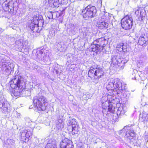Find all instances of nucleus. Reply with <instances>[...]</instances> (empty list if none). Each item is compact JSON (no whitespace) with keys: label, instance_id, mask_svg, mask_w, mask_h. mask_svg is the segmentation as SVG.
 <instances>
[{"label":"nucleus","instance_id":"nucleus-1","mask_svg":"<svg viewBox=\"0 0 148 148\" xmlns=\"http://www.w3.org/2000/svg\"><path fill=\"white\" fill-rule=\"evenodd\" d=\"M10 84L12 90L14 92V95L16 97L21 96L25 87L23 78L19 75H16L11 80Z\"/></svg>","mask_w":148,"mask_h":148},{"label":"nucleus","instance_id":"nucleus-2","mask_svg":"<svg viewBox=\"0 0 148 148\" xmlns=\"http://www.w3.org/2000/svg\"><path fill=\"white\" fill-rule=\"evenodd\" d=\"M122 84V81L118 78L110 80L106 87V89L110 93L109 94L114 96L122 93L125 87Z\"/></svg>","mask_w":148,"mask_h":148},{"label":"nucleus","instance_id":"nucleus-30","mask_svg":"<svg viewBox=\"0 0 148 148\" xmlns=\"http://www.w3.org/2000/svg\"><path fill=\"white\" fill-rule=\"evenodd\" d=\"M55 35V30L54 29H52L49 32V35L50 38H51L52 37H54Z\"/></svg>","mask_w":148,"mask_h":148},{"label":"nucleus","instance_id":"nucleus-23","mask_svg":"<svg viewBox=\"0 0 148 148\" xmlns=\"http://www.w3.org/2000/svg\"><path fill=\"white\" fill-rule=\"evenodd\" d=\"M15 44L17 45L18 49L19 50H21L23 47L26 48V45L23 44L21 41H18L15 42Z\"/></svg>","mask_w":148,"mask_h":148},{"label":"nucleus","instance_id":"nucleus-35","mask_svg":"<svg viewBox=\"0 0 148 148\" xmlns=\"http://www.w3.org/2000/svg\"><path fill=\"white\" fill-rule=\"evenodd\" d=\"M123 43H121L120 45H119L118 46L120 48L121 50H123Z\"/></svg>","mask_w":148,"mask_h":148},{"label":"nucleus","instance_id":"nucleus-4","mask_svg":"<svg viewBox=\"0 0 148 148\" xmlns=\"http://www.w3.org/2000/svg\"><path fill=\"white\" fill-rule=\"evenodd\" d=\"M33 100L34 106L40 111L45 110L48 104L47 100L44 96H36Z\"/></svg>","mask_w":148,"mask_h":148},{"label":"nucleus","instance_id":"nucleus-17","mask_svg":"<svg viewBox=\"0 0 148 148\" xmlns=\"http://www.w3.org/2000/svg\"><path fill=\"white\" fill-rule=\"evenodd\" d=\"M5 146L7 148H11L14 144V140L12 139H8L5 142Z\"/></svg>","mask_w":148,"mask_h":148},{"label":"nucleus","instance_id":"nucleus-7","mask_svg":"<svg viewBox=\"0 0 148 148\" xmlns=\"http://www.w3.org/2000/svg\"><path fill=\"white\" fill-rule=\"evenodd\" d=\"M20 0H7L4 2V7L9 12L12 14L15 13Z\"/></svg>","mask_w":148,"mask_h":148},{"label":"nucleus","instance_id":"nucleus-36","mask_svg":"<svg viewBox=\"0 0 148 148\" xmlns=\"http://www.w3.org/2000/svg\"><path fill=\"white\" fill-rule=\"evenodd\" d=\"M145 58H144L143 59L141 58H140V62H139V63H142L145 62Z\"/></svg>","mask_w":148,"mask_h":148},{"label":"nucleus","instance_id":"nucleus-39","mask_svg":"<svg viewBox=\"0 0 148 148\" xmlns=\"http://www.w3.org/2000/svg\"><path fill=\"white\" fill-rule=\"evenodd\" d=\"M90 34H91V35H92V34H91V33H90Z\"/></svg>","mask_w":148,"mask_h":148},{"label":"nucleus","instance_id":"nucleus-16","mask_svg":"<svg viewBox=\"0 0 148 148\" xmlns=\"http://www.w3.org/2000/svg\"><path fill=\"white\" fill-rule=\"evenodd\" d=\"M148 40L147 37L145 35H142L139 38L138 43L140 45L146 44Z\"/></svg>","mask_w":148,"mask_h":148},{"label":"nucleus","instance_id":"nucleus-8","mask_svg":"<svg viewBox=\"0 0 148 148\" xmlns=\"http://www.w3.org/2000/svg\"><path fill=\"white\" fill-rule=\"evenodd\" d=\"M0 68L1 70L8 74L11 73L12 69L14 68L12 63H10L5 59L1 60L0 62Z\"/></svg>","mask_w":148,"mask_h":148},{"label":"nucleus","instance_id":"nucleus-9","mask_svg":"<svg viewBox=\"0 0 148 148\" xmlns=\"http://www.w3.org/2000/svg\"><path fill=\"white\" fill-rule=\"evenodd\" d=\"M133 19L130 15H126L121 20L122 27L126 30L130 29L133 25Z\"/></svg>","mask_w":148,"mask_h":148},{"label":"nucleus","instance_id":"nucleus-3","mask_svg":"<svg viewBox=\"0 0 148 148\" xmlns=\"http://www.w3.org/2000/svg\"><path fill=\"white\" fill-rule=\"evenodd\" d=\"M105 73L103 69L98 66H91L88 71V76L91 78L94 77L93 81L97 83L99 79L103 78Z\"/></svg>","mask_w":148,"mask_h":148},{"label":"nucleus","instance_id":"nucleus-6","mask_svg":"<svg viewBox=\"0 0 148 148\" xmlns=\"http://www.w3.org/2000/svg\"><path fill=\"white\" fill-rule=\"evenodd\" d=\"M96 12L95 7L91 5L87 6L82 11L83 17L86 20L95 16Z\"/></svg>","mask_w":148,"mask_h":148},{"label":"nucleus","instance_id":"nucleus-27","mask_svg":"<svg viewBox=\"0 0 148 148\" xmlns=\"http://www.w3.org/2000/svg\"><path fill=\"white\" fill-rule=\"evenodd\" d=\"M108 111L112 113H114L115 111V108L112 104H110L108 106Z\"/></svg>","mask_w":148,"mask_h":148},{"label":"nucleus","instance_id":"nucleus-10","mask_svg":"<svg viewBox=\"0 0 148 148\" xmlns=\"http://www.w3.org/2000/svg\"><path fill=\"white\" fill-rule=\"evenodd\" d=\"M8 106L9 103L5 98L0 95V111L5 114H9L10 111L8 109Z\"/></svg>","mask_w":148,"mask_h":148},{"label":"nucleus","instance_id":"nucleus-28","mask_svg":"<svg viewBox=\"0 0 148 148\" xmlns=\"http://www.w3.org/2000/svg\"><path fill=\"white\" fill-rule=\"evenodd\" d=\"M75 119H70L68 121L67 124L69 125H73V123L74 122L76 121ZM75 123H74L73 125L75 124Z\"/></svg>","mask_w":148,"mask_h":148},{"label":"nucleus","instance_id":"nucleus-19","mask_svg":"<svg viewBox=\"0 0 148 148\" xmlns=\"http://www.w3.org/2000/svg\"><path fill=\"white\" fill-rule=\"evenodd\" d=\"M43 21L42 19H39L38 17L36 16L33 17V20L32 21L31 24L32 25H38L39 22L42 23Z\"/></svg>","mask_w":148,"mask_h":148},{"label":"nucleus","instance_id":"nucleus-33","mask_svg":"<svg viewBox=\"0 0 148 148\" xmlns=\"http://www.w3.org/2000/svg\"><path fill=\"white\" fill-rule=\"evenodd\" d=\"M13 114L15 115V117H17L18 118L20 117V114L19 113H17L16 111H14L13 112Z\"/></svg>","mask_w":148,"mask_h":148},{"label":"nucleus","instance_id":"nucleus-34","mask_svg":"<svg viewBox=\"0 0 148 148\" xmlns=\"http://www.w3.org/2000/svg\"><path fill=\"white\" fill-rule=\"evenodd\" d=\"M140 8H138L137 10H136L135 12V14L137 15H139L140 13Z\"/></svg>","mask_w":148,"mask_h":148},{"label":"nucleus","instance_id":"nucleus-20","mask_svg":"<svg viewBox=\"0 0 148 148\" xmlns=\"http://www.w3.org/2000/svg\"><path fill=\"white\" fill-rule=\"evenodd\" d=\"M140 15L138 19L140 21H142L145 15V11L143 8H140Z\"/></svg>","mask_w":148,"mask_h":148},{"label":"nucleus","instance_id":"nucleus-14","mask_svg":"<svg viewBox=\"0 0 148 148\" xmlns=\"http://www.w3.org/2000/svg\"><path fill=\"white\" fill-rule=\"evenodd\" d=\"M63 117V116H61V117H60V119L56 122V128L58 130H61L64 127V123L62 119Z\"/></svg>","mask_w":148,"mask_h":148},{"label":"nucleus","instance_id":"nucleus-13","mask_svg":"<svg viewBox=\"0 0 148 148\" xmlns=\"http://www.w3.org/2000/svg\"><path fill=\"white\" fill-rule=\"evenodd\" d=\"M129 127L128 126L125 127L123 129L120 130L119 132L120 135L122 134V133L125 130H127L125 133V136L126 137L128 138L129 139H131L135 136V134L133 130H131L129 129Z\"/></svg>","mask_w":148,"mask_h":148},{"label":"nucleus","instance_id":"nucleus-38","mask_svg":"<svg viewBox=\"0 0 148 148\" xmlns=\"http://www.w3.org/2000/svg\"><path fill=\"white\" fill-rule=\"evenodd\" d=\"M56 72L57 73H59V71H58V70H56Z\"/></svg>","mask_w":148,"mask_h":148},{"label":"nucleus","instance_id":"nucleus-31","mask_svg":"<svg viewBox=\"0 0 148 148\" xmlns=\"http://www.w3.org/2000/svg\"><path fill=\"white\" fill-rule=\"evenodd\" d=\"M59 2H58V0H56L55 1H54V2H53L52 3H51L50 4L51 5H53L54 7H59Z\"/></svg>","mask_w":148,"mask_h":148},{"label":"nucleus","instance_id":"nucleus-5","mask_svg":"<svg viewBox=\"0 0 148 148\" xmlns=\"http://www.w3.org/2000/svg\"><path fill=\"white\" fill-rule=\"evenodd\" d=\"M107 43L106 39L103 38H98L93 41L91 44V51L95 53L102 51Z\"/></svg>","mask_w":148,"mask_h":148},{"label":"nucleus","instance_id":"nucleus-25","mask_svg":"<svg viewBox=\"0 0 148 148\" xmlns=\"http://www.w3.org/2000/svg\"><path fill=\"white\" fill-rule=\"evenodd\" d=\"M140 116L142 118L143 121H148V114L143 112L142 114L140 115Z\"/></svg>","mask_w":148,"mask_h":148},{"label":"nucleus","instance_id":"nucleus-18","mask_svg":"<svg viewBox=\"0 0 148 148\" xmlns=\"http://www.w3.org/2000/svg\"><path fill=\"white\" fill-rule=\"evenodd\" d=\"M126 111V108L125 107H120L118 108L117 111V115L120 116L123 115Z\"/></svg>","mask_w":148,"mask_h":148},{"label":"nucleus","instance_id":"nucleus-24","mask_svg":"<svg viewBox=\"0 0 148 148\" xmlns=\"http://www.w3.org/2000/svg\"><path fill=\"white\" fill-rule=\"evenodd\" d=\"M54 45L56 46V47H57L58 50L60 51H62L64 50V48H63L61 42H56L54 44Z\"/></svg>","mask_w":148,"mask_h":148},{"label":"nucleus","instance_id":"nucleus-21","mask_svg":"<svg viewBox=\"0 0 148 148\" xmlns=\"http://www.w3.org/2000/svg\"><path fill=\"white\" fill-rule=\"evenodd\" d=\"M48 52L49 51L48 50V49H45L43 48L41 49L40 51L39 52L40 54H44L45 55V56L43 57L44 60H46L48 58V57L47 56V55Z\"/></svg>","mask_w":148,"mask_h":148},{"label":"nucleus","instance_id":"nucleus-29","mask_svg":"<svg viewBox=\"0 0 148 148\" xmlns=\"http://www.w3.org/2000/svg\"><path fill=\"white\" fill-rule=\"evenodd\" d=\"M45 148H56V147L54 145H53L52 143H49L47 144Z\"/></svg>","mask_w":148,"mask_h":148},{"label":"nucleus","instance_id":"nucleus-15","mask_svg":"<svg viewBox=\"0 0 148 148\" xmlns=\"http://www.w3.org/2000/svg\"><path fill=\"white\" fill-rule=\"evenodd\" d=\"M20 133L21 137L23 138V139L25 138V139H26V138H29L32 134V132L29 130L25 129Z\"/></svg>","mask_w":148,"mask_h":148},{"label":"nucleus","instance_id":"nucleus-32","mask_svg":"<svg viewBox=\"0 0 148 148\" xmlns=\"http://www.w3.org/2000/svg\"><path fill=\"white\" fill-rule=\"evenodd\" d=\"M69 26L71 30L74 31H75V26L73 24H71L69 25Z\"/></svg>","mask_w":148,"mask_h":148},{"label":"nucleus","instance_id":"nucleus-22","mask_svg":"<svg viewBox=\"0 0 148 148\" xmlns=\"http://www.w3.org/2000/svg\"><path fill=\"white\" fill-rule=\"evenodd\" d=\"M38 25H36L30 24V28L34 32L38 33L40 32V30L38 29Z\"/></svg>","mask_w":148,"mask_h":148},{"label":"nucleus","instance_id":"nucleus-26","mask_svg":"<svg viewBox=\"0 0 148 148\" xmlns=\"http://www.w3.org/2000/svg\"><path fill=\"white\" fill-rule=\"evenodd\" d=\"M72 127V133L73 135L77 134L78 132V128L75 125L71 126Z\"/></svg>","mask_w":148,"mask_h":148},{"label":"nucleus","instance_id":"nucleus-12","mask_svg":"<svg viewBox=\"0 0 148 148\" xmlns=\"http://www.w3.org/2000/svg\"><path fill=\"white\" fill-rule=\"evenodd\" d=\"M60 144L61 148H73V147L71 141L67 138L62 140Z\"/></svg>","mask_w":148,"mask_h":148},{"label":"nucleus","instance_id":"nucleus-37","mask_svg":"<svg viewBox=\"0 0 148 148\" xmlns=\"http://www.w3.org/2000/svg\"><path fill=\"white\" fill-rule=\"evenodd\" d=\"M48 14H50L52 16L51 17H52V18L53 15V14H52L51 12H49L48 13Z\"/></svg>","mask_w":148,"mask_h":148},{"label":"nucleus","instance_id":"nucleus-11","mask_svg":"<svg viewBox=\"0 0 148 148\" xmlns=\"http://www.w3.org/2000/svg\"><path fill=\"white\" fill-rule=\"evenodd\" d=\"M109 17L103 16L99 19V21L97 23V26L101 29L107 28L109 23Z\"/></svg>","mask_w":148,"mask_h":148},{"label":"nucleus","instance_id":"nucleus-40","mask_svg":"<svg viewBox=\"0 0 148 148\" xmlns=\"http://www.w3.org/2000/svg\"><path fill=\"white\" fill-rule=\"evenodd\" d=\"M0 29H1L0 28Z\"/></svg>","mask_w":148,"mask_h":148}]
</instances>
